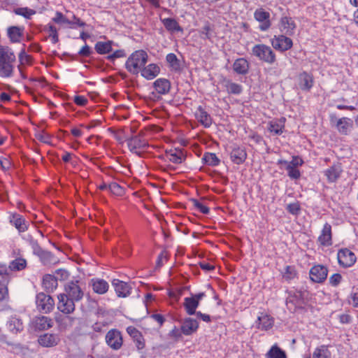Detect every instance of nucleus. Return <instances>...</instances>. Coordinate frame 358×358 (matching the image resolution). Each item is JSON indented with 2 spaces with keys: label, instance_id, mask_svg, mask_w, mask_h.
<instances>
[{
  "label": "nucleus",
  "instance_id": "4be33fe9",
  "mask_svg": "<svg viewBox=\"0 0 358 358\" xmlns=\"http://www.w3.org/2000/svg\"><path fill=\"white\" fill-rule=\"evenodd\" d=\"M230 157L234 164H243L247 158L245 149L237 145L234 146L230 153Z\"/></svg>",
  "mask_w": 358,
  "mask_h": 358
},
{
  "label": "nucleus",
  "instance_id": "b1692460",
  "mask_svg": "<svg viewBox=\"0 0 358 358\" xmlns=\"http://www.w3.org/2000/svg\"><path fill=\"white\" fill-rule=\"evenodd\" d=\"M24 27L10 26L7 29V36L11 43L20 42L24 36Z\"/></svg>",
  "mask_w": 358,
  "mask_h": 358
},
{
  "label": "nucleus",
  "instance_id": "9b49d317",
  "mask_svg": "<svg viewBox=\"0 0 358 358\" xmlns=\"http://www.w3.org/2000/svg\"><path fill=\"white\" fill-rule=\"evenodd\" d=\"M106 342L112 349L119 350L122 345V337L120 331L115 329L109 330L106 335Z\"/></svg>",
  "mask_w": 358,
  "mask_h": 358
},
{
  "label": "nucleus",
  "instance_id": "412c9836",
  "mask_svg": "<svg viewBox=\"0 0 358 358\" xmlns=\"http://www.w3.org/2000/svg\"><path fill=\"white\" fill-rule=\"evenodd\" d=\"M318 241L323 246H331L332 245V232L331 226L329 223H325L318 237Z\"/></svg>",
  "mask_w": 358,
  "mask_h": 358
},
{
  "label": "nucleus",
  "instance_id": "39448f33",
  "mask_svg": "<svg viewBox=\"0 0 358 358\" xmlns=\"http://www.w3.org/2000/svg\"><path fill=\"white\" fill-rule=\"evenodd\" d=\"M285 34L275 35L271 39L272 47L281 52L290 50L293 46L292 40Z\"/></svg>",
  "mask_w": 358,
  "mask_h": 358
},
{
  "label": "nucleus",
  "instance_id": "8fccbe9b",
  "mask_svg": "<svg viewBox=\"0 0 358 358\" xmlns=\"http://www.w3.org/2000/svg\"><path fill=\"white\" fill-rule=\"evenodd\" d=\"M13 12L18 15L23 16L26 19H29L31 15L36 13V11L27 7H21L15 8Z\"/></svg>",
  "mask_w": 358,
  "mask_h": 358
},
{
  "label": "nucleus",
  "instance_id": "423d86ee",
  "mask_svg": "<svg viewBox=\"0 0 358 358\" xmlns=\"http://www.w3.org/2000/svg\"><path fill=\"white\" fill-rule=\"evenodd\" d=\"M36 303L38 310L44 313H50L55 306L54 299L43 292H40L36 295Z\"/></svg>",
  "mask_w": 358,
  "mask_h": 358
},
{
  "label": "nucleus",
  "instance_id": "c9c22d12",
  "mask_svg": "<svg viewBox=\"0 0 358 358\" xmlns=\"http://www.w3.org/2000/svg\"><path fill=\"white\" fill-rule=\"evenodd\" d=\"M127 144L131 151H133L134 149H145L148 147V143L138 136L129 139Z\"/></svg>",
  "mask_w": 358,
  "mask_h": 358
},
{
  "label": "nucleus",
  "instance_id": "4c0bfd02",
  "mask_svg": "<svg viewBox=\"0 0 358 358\" xmlns=\"http://www.w3.org/2000/svg\"><path fill=\"white\" fill-rule=\"evenodd\" d=\"M10 222L14 224L19 232H24L28 229V223L20 214H14Z\"/></svg>",
  "mask_w": 358,
  "mask_h": 358
},
{
  "label": "nucleus",
  "instance_id": "72a5a7b5",
  "mask_svg": "<svg viewBox=\"0 0 358 358\" xmlns=\"http://www.w3.org/2000/svg\"><path fill=\"white\" fill-rule=\"evenodd\" d=\"M42 285L47 292H52L57 287V278L50 274H45L43 278Z\"/></svg>",
  "mask_w": 358,
  "mask_h": 358
},
{
  "label": "nucleus",
  "instance_id": "6e6552de",
  "mask_svg": "<svg viewBox=\"0 0 358 358\" xmlns=\"http://www.w3.org/2000/svg\"><path fill=\"white\" fill-rule=\"evenodd\" d=\"M337 259L340 266L343 268L352 266L357 259L355 253L348 248L340 249L337 254Z\"/></svg>",
  "mask_w": 358,
  "mask_h": 358
},
{
  "label": "nucleus",
  "instance_id": "cd10ccee",
  "mask_svg": "<svg viewBox=\"0 0 358 358\" xmlns=\"http://www.w3.org/2000/svg\"><path fill=\"white\" fill-rule=\"evenodd\" d=\"M160 72L159 67L155 64H150L147 66L145 65L141 69V76L147 80H152Z\"/></svg>",
  "mask_w": 358,
  "mask_h": 358
},
{
  "label": "nucleus",
  "instance_id": "603ef678",
  "mask_svg": "<svg viewBox=\"0 0 358 358\" xmlns=\"http://www.w3.org/2000/svg\"><path fill=\"white\" fill-rule=\"evenodd\" d=\"M285 169L287 171V176L294 180H297L301 177V173L297 168L291 166L290 165L285 166Z\"/></svg>",
  "mask_w": 358,
  "mask_h": 358
},
{
  "label": "nucleus",
  "instance_id": "f3484780",
  "mask_svg": "<svg viewBox=\"0 0 358 358\" xmlns=\"http://www.w3.org/2000/svg\"><path fill=\"white\" fill-rule=\"evenodd\" d=\"M199 322L192 317H186L182 322L181 331L185 336H190L197 331Z\"/></svg>",
  "mask_w": 358,
  "mask_h": 358
},
{
  "label": "nucleus",
  "instance_id": "79ce46f5",
  "mask_svg": "<svg viewBox=\"0 0 358 358\" xmlns=\"http://www.w3.org/2000/svg\"><path fill=\"white\" fill-rule=\"evenodd\" d=\"M312 358H331L329 345H322L316 348L313 353Z\"/></svg>",
  "mask_w": 358,
  "mask_h": 358
},
{
  "label": "nucleus",
  "instance_id": "f8f14e48",
  "mask_svg": "<svg viewBox=\"0 0 358 358\" xmlns=\"http://www.w3.org/2000/svg\"><path fill=\"white\" fill-rule=\"evenodd\" d=\"M278 27L282 34L293 36L295 33L296 24L291 17L282 16L279 21Z\"/></svg>",
  "mask_w": 358,
  "mask_h": 358
},
{
  "label": "nucleus",
  "instance_id": "5701e85b",
  "mask_svg": "<svg viewBox=\"0 0 358 358\" xmlns=\"http://www.w3.org/2000/svg\"><path fill=\"white\" fill-rule=\"evenodd\" d=\"M33 325L36 330L44 331L53 326V321L48 317L38 316L33 320Z\"/></svg>",
  "mask_w": 358,
  "mask_h": 358
},
{
  "label": "nucleus",
  "instance_id": "c85d7f7f",
  "mask_svg": "<svg viewBox=\"0 0 358 358\" xmlns=\"http://www.w3.org/2000/svg\"><path fill=\"white\" fill-rule=\"evenodd\" d=\"M90 285L93 291L99 294H103L108 290V283L100 278H93L91 280Z\"/></svg>",
  "mask_w": 358,
  "mask_h": 358
},
{
  "label": "nucleus",
  "instance_id": "4468645a",
  "mask_svg": "<svg viewBox=\"0 0 358 358\" xmlns=\"http://www.w3.org/2000/svg\"><path fill=\"white\" fill-rule=\"evenodd\" d=\"M314 84V78L312 74L303 71L299 75L298 85L302 91L309 92Z\"/></svg>",
  "mask_w": 358,
  "mask_h": 358
},
{
  "label": "nucleus",
  "instance_id": "338daca9",
  "mask_svg": "<svg viewBox=\"0 0 358 358\" xmlns=\"http://www.w3.org/2000/svg\"><path fill=\"white\" fill-rule=\"evenodd\" d=\"M342 279V276L340 273L333 274L329 279V283L333 287H336L339 285Z\"/></svg>",
  "mask_w": 358,
  "mask_h": 358
},
{
  "label": "nucleus",
  "instance_id": "a18cd8bd",
  "mask_svg": "<svg viewBox=\"0 0 358 358\" xmlns=\"http://www.w3.org/2000/svg\"><path fill=\"white\" fill-rule=\"evenodd\" d=\"M202 160L205 164L212 166H217L220 162V160L216 155L212 152H206Z\"/></svg>",
  "mask_w": 358,
  "mask_h": 358
},
{
  "label": "nucleus",
  "instance_id": "bf43d9fd",
  "mask_svg": "<svg viewBox=\"0 0 358 358\" xmlns=\"http://www.w3.org/2000/svg\"><path fill=\"white\" fill-rule=\"evenodd\" d=\"M127 332L134 339H143L141 333L134 327L130 326L127 328Z\"/></svg>",
  "mask_w": 358,
  "mask_h": 358
},
{
  "label": "nucleus",
  "instance_id": "ea45409f",
  "mask_svg": "<svg viewBox=\"0 0 358 358\" xmlns=\"http://www.w3.org/2000/svg\"><path fill=\"white\" fill-rule=\"evenodd\" d=\"M166 61L171 70L176 72L181 71L180 61L174 53H169L166 57Z\"/></svg>",
  "mask_w": 358,
  "mask_h": 358
},
{
  "label": "nucleus",
  "instance_id": "393cba45",
  "mask_svg": "<svg viewBox=\"0 0 358 358\" xmlns=\"http://www.w3.org/2000/svg\"><path fill=\"white\" fill-rule=\"evenodd\" d=\"M117 45L113 41H97L94 45L95 51L99 55H106L113 52V46Z\"/></svg>",
  "mask_w": 358,
  "mask_h": 358
},
{
  "label": "nucleus",
  "instance_id": "2eb2a0df",
  "mask_svg": "<svg viewBox=\"0 0 358 358\" xmlns=\"http://www.w3.org/2000/svg\"><path fill=\"white\" fill-rule=\"evenodd\" d=\"M112 285L114 287L115 293L118 297L125 298L131 294V286L124 281L114 279L112 281Z\"/></svg>",
  "mask_w": 358,
  "mask_h": 358
},
{
  "label": "nucleus",
  "instance_id": "2f4dec72",
  "mask_svg": "<svg viewBox=\"0 0 358 358\" xmlns=\"http://www.w3.org/2000/svg\"><path fill=\"white\" fill-rule=\"evenodd\" d=\"M165 157L168 160L175 164H181L185 159V156L180 149L166 151Z\"/></svg>",
  "mask_w": 358,
  "mask_h": 358
},
{
  "label": "nucleus",
  "instance_id": "3c124183",
  "mask_svg": "<svg viewBox=\"0 0 358 358\" xmlns=\"http://www.w3.org/2000/svg\"><path fill=\"white\" fill-rule=\"evenodd\" d=\"M125 50L123 49L117 50L113 53L109 54L106 56V59L110 62H114L116 59L122 58L126 57Z\"/></svg>",
  "mask_w": 358,
  "mask_h": 358
},
{
  "label": "nucleus",
  "instance_id": "a19ab883",
  "mask_svg": "<svg viewBox=\"0 0 358 358\" xmlns=\"http://www.w3.org/2000/svg\"><path fill=\"white\" fill-rule=\"evenodd\" d=\"M266 358H287L285 351L281 349L277 344L271 346L266 354Z\"/></svg>",
  "mask_w": 358,
  "mask_h": 358
},
{
  "label": "nucleus",
  "instance_id": "dca6fc26",
  "mask_svg": "<svg viewBox=\"0 0 358 358\" xmlns=\"http://www.w3.org/2000/svg\"><path fill=\"white\" fill-rule=\"evenodd\" d=\"M196 119L205 128H209L213 122L210 114L201 106H199L194 113Z\"/></svg>",
  "mask_w": 358,
  "mask_h": 358
},
{
  "label": "nucleus",
  "instance_id": "a878e982",
  "mask_svg": "<svg viewBox=\"0 0 358 358\" xmlns=\"http://www.w3.org/2000/svg\"><path fill=\"white\" fill-rule=\"evenodd\" d=\"M153 87L159 94H167L171 90V82L166 78H157L153 83Z\"/></svg>",
  "mask_w": 358,
  "mask_h": 358
},
{
  "label": "nucleus",
  "instance_id": "5fc2aeb1",
  "mask_svg": "<svg viewBox=\"0 0 358 358\" xmlns=\"http://www.w3.org/2000/svg\"><path fill=\"white\" fill-rule=\"evenodd\" d=\"M70 22L71 23L69 24V25H70V27L72 29H76V27H84L87 25L85 22L82 21L74 14H72V20H70Z\"/></svg>",
  "mask_w": 358,
  "mask_h": 358
},
{
  "label": "nucleus",
  "instance_id": "e433bc0d",
  "mask_svg": "<svg viewBox=\"0 0 358 358\" xmlns=\"http://www.w3.org/2000/svg\"><path fill=\"white\" fill-rule=\"evenodd\" d=\"M183 306L186 313L189 315H192L198 312L196 310L199 306V303L192 296H190L185 298Z\"/></svg>",
  "mask_w": 358,
  "mask_h": 358
},
{
  "label": "nucleus",
  "instance_id": "f257e3e1",
  "mask_svg": "<svg viewBox=\"0 0 358 358\" xmlns=\"http://www.w3.org/2000/svg\"><path fill=\"white\" fill-rule=\"evenodd\" d=\"M148 55L143 50L134 52L125 62L126 69L133 75H138L148 62Z\"/></svg>",
  "mask_w": 358,
  "mask_h": 358
},
{
  "label": "nucleus",
  "instance_id": "bb28decb",
  "mask_svg": "<svg viewBox=\"0 0 358 358\" xmlns=\"http://www.w3.org/2000/svg\"><path fill=\"white\" fill-rule=\"evenodd\" d=\"M336 126L340 134L348 135L353 127V121L348 117H341L338 120Z\"/></svg>",
  "mask_w": 358,
  "mask_h": 358
},
{
  "label": "nucleus",
  "instance_id": "ddd939ff",
  "mask_svg": "<svg viewBox=\"0 0 358 358\" xmlns=\"http://www.w3.org/2000/svg\"><path fill=\"white\" fill-rule=\"evenodd\" d=\"M59 302L57 303V308L59 311L65 314H70L75 310V303L65 294H62L58 296Z\"/></svg>",
  "mask_w": 358,
  "mask_h": 358
},
{
  "label": "nucleus",
  "instance_id": "0eeeda50",
  "mask_svg": "<svg viewBox=\"0 0 358 358\" xmlns=\"http://www.w3.org/2000/svg\"><path fill=\"white\" fill-rule=\"evenodd\" d=\"M66 296L76 302L80 301L84 296V292L79 285V281H71L65 286Z\"/></svg>",
  "mask_w": 358,
  "mask_h": 358
},
{
  "label": "nucleus",
  "instance_id": "c03bdc74",
  "mask_svg": "<svg viewBox=\"0 0 358 358\" xmlns=\"http://www.w3.org/2000/svg\"><path fill=\"white\" fill-rule=\"evenodd\" d=\"M303 160L299 156H293L291 162H287L285 159H279L277 162V164L288 166L290 165L292 167L297 168L298 166H302L303 164Z\"/></svg>",
  "mask_w": 358,
  "mask_h": 358
},
{
  "label": "nucleus",
  "instance_id": "680f3d73",
  "mask_svg": "<svg viewBox=\"0 0 358 358\" xmlns=\"http://www.w3.org/2000/svg\"><path fill=\"white\" fill-rule=\"evenodd\" d=\"M7 284L8 280H3L2 282L0 281V301L5 299L6 296L8 295Z\"/></svg>",
  "mask_w": 358,
  "mask_h": 358
},
{
  "label": "nucleus",
  "instance_id": "37998d69",
  "mask_svg": "<svg viewBox=\"0 0 358 358\" xmlns=\"http://www.w3.org/2000/svg\"><path fill=\"white\" fill-rule=\"evenodd\" d=\"M14 65L11 63L0 61V77L10 78L13 76Z\"/></svg>",
  "mask_w": 358,
  "mask_h": 358
},
{
  "label": "nucleus",
  "instance_id": "69168bd1",
  "mask_svg": "<svg viewBox=\"0 0 358 358\" xmlns=\"http://www.w3.org/2000/svg\"><path fill=\"white\" fill-rule=\"evenodd\" d=\"M19 61L20 62V64H29L31 60V57L29 55H28L24 50V48L22 49L20 51L19 55H18Z\"/></svg>",
  "mask_w": 358,
  "mask_h": 358
},
{
  "label": "nucleus",
  "instance_id": "09e8293b",
  "mask_svg": "<svg viewBox=\"0 0 358 358\" xmlns=\"http://www.w3.org/2000/svg\"><path fill=\"white\" fill-rule=\"evenodd\" d=\"M282 273L283 278L287 282H290L297 275L296 270L292 266H286Z\"/></svg>",
  "mask_w": 358,
  "mask_h": 358
},
{
  "label": "nucleus",
  "instance_id": "c756f323",
  "mask_svg": "<svg viewBox=\"0 0 358 358\" xmlns=\"http://www.w3.org/2000/svg\"><path fill=\"white\" fill-rule=\"evenodd\" d=\"M285 120V117H281L269 122L268 130L275 135H281L283 132Z\"/></svg>",
  "mask_w": 358,
  "mask_h": 358
},
{
  "label": "nucleus",
  "instance_id": "e2e57ef3",
  "mask_svg": "<svg viewBox=\"0 0 358 358\" xmlns=\"http://www.w3.org/2000/svg\"><path fill=\"white\" fill-rule=\"evenodd\" d=\"M108 189L113 194H117V195H121L122 192H123L122 187L119 184H117V182H111L110 184H109L108 185Z\"/></svg>",
  "mask_w": 358,
  "mask_h": 358
},
{
  "label": "nucleus",
  "instance_id": "f704fd0d",
  "mask_svg": "<svg viewBox=\"0 0 358 358\" xmlns=\"http://www.w3.org/2000/svg\"><path fill=\"white\" fill-rule=\"evenodd\" d=\"M0 61L11 64L15 62V55L8 46L0 45Z\"/></svg>",
  "mask_w": 358,
  "mask_h": 358
},
{
  "label": "nucleus",
  "instance_id": "7ed1b4c3",
  "mask_svg": "<svg viewBox=\"0 0 358 358\" xmlns=\"http://www.w3.org/2000/svg\"><path fill=\"white\" fill-rule=\"evenodd\" d=\"M29 244L33 250L34 255L38 257L41 263L45 265H50L57 262V258L50 251L43 250L38 244L36 240L31 238Z\"/></svg>",
  "mask_w": 358,
  "mask_h": 358
},
{
  "label": "nucleus",
  "instance_id": "13d9d810",
  "mask_svg": "<svg viewBox=\"0 0 358 358\" xmlns=\"http://www.w3.org/2000/svg\"><path fill=\"white\" fill-rule=\"evenodd\" d=\"M192 201L194 204V206L198 209L201 213L208 215L210 213V209L208 207L203 205L202 203H201L197 199H192Z\"/></svg>",
  "mask_w": 358,
  "mask_h": 358
},
{
  "label": "nucleus",
  "instance_id": "20e7f679",
  "mask_svg": "<svg viewBox=\"0 0 358 358\" xmlns=\"http://www.w3.org/2000/svg\"><path fill=\"white\" fill-rule=\"evenodd\" d=\"M286 299V305L288 309L303 308L306 302L305 300L306 292L301 290L289 291Z\"/></svg>",
  "mask_w": 358,
  "mask_h": 358
},
{
  "label": "nucleus",
  "instance_id": "864d4df0",
  "mask_svg": "<svg viewBox=\"0 0 358 358\" xmlns=\"http://www.w3.org/2000/svg\"><path fill=\"white\" fill-rule=\"evenodd\" d=\"M52 20L57 24H70V20L66 18L61 12L57 11L55 13V16L52 19Z\"/></svg>",
  "mask_w": 358,
  "mask_h": 358
},
{
  "label": "nucleus",
  "instance_id": "6e6d98bb",
  "mask_svg": "<svg viewBox=\"0 0 358 358\" xmlns=\"http://www.w3.org/2000/svg\"><path fill=\"white\" fill-rule=\"evenodd\" d=\"M211 31L212 29L210 27V25L208 22H207L200 31L201 38L210 39L212 37Z\"/></svg>",
  "mask_w": 358,
  "mask_h": 358
},
{
  "label": "nucleus",
  "instance_id": "473e14b6",
  "mask_svg": "<svg viewBox=\"0 0 358 358\" xmlns=\"http://www.w3.org/2000/svg\"><path fill=\"white\" fill-rule=\"evenodd\" d=\"M6 325L8 330L15 334L21 332L24 329V325L21 319L15 316L10 317L9 320L7 322Z\"/></svg>",
  "mask_w": 358,
  "mask_h": 358
},
{
  "label": "nucleus",
  "instance_id": "6ab92c4d",
  "mask_svg": "<svg viewBox=\"0 0 358 358\" xmlns=\"http://www.w3.org/2000/svg\"><path fill=\"white\" fill-rule=\"evenodd\" d=\"M60 341L59 336L55 334H44L38 337V343L45 348L56 346Z\"/></svg>",
  "mask_w": 358,
  "mask_h": 358
},
{
  "label": "nucleus",
  "instance_id": "1a4fd4ad",
  "mask_svg": "<svg viewBox=\"0 0 358 358\" xmlns=\"http://www.w3.org/2000/svg\"><path fill=\"white\" fill-rule=\"evenodd\" d=\"M271 15L263 8H259L254 13V18L260 23L259 29L262 31H267L271 26Z\"/></svg>",
  "mask_w": 358,
  "mask_h": 358
},
{
  "label": "nucleus",
  "instance_id": "9d476101",
  "mask_svg": "<svg viewBox=\"0 0 358 358\" xmlns=\"http://www.w3.org/2000/svg\"><path fill=\"white\" fill-rule=\"evenodd\" d=\"M328 269L326 266L317 264L313 266L309 271L310 279L313 282L322 283L327 278Z\"/></svg>",
  "mask_w": 358,
  "mask_h": 358
},
{
  "label": "nucleus",
  "instance_id": "774afa93",
  "mask_svg": "<svg viewBox=\"0 0 358 358\" xmlns=\"http://www.w3.org/2000/svg\"><path fill=\"white\" fill-rule=\"evenodd\" d=\"M92 53V50L87 44H85L78 52L79 55L85 57H90Z\"/></svg>",
  "mask_w": 358,
  "mask_h": 358
},
{
  "label": "nucleus",
  "instance_id": "f03ea898",
  "mask_svg": "<svg viewBox=\"0 0 358 358\" xmlns=\"http://www.w3.org/2000/svg\"><path fill=\"white\" fill-rule=\"evenodd\" d=\"M252 55L268 64H273L276 61L275 52L265 44L255 45L252 48Z\"/></svg>",
  "mask_w": 358,
  "mask_h": 358
},
{
  "label": "nucleus",
  "instance_id": "aec40b11",
  "mask_svg": "<svg viewBox=\"0 0 358 358\" xmlns=\"http://www.w3.org/2000/svg\"><path fill=\"white\" fill-rule=\"evenodd\" d=\"M232 68L236 73L245 76L249 73L250 63L245 58L240 57L234 61Z\"/></svg>",
  "mask_w": 358,
  "mask_h": 358
},
{
  "label": "nucleus",
  "instance_id": "0e129e2a",
  "mask_svg": "<svg viewBox=\"0 0 358 358\" xmlns=\"http://www.w3.org/2000/svg\"><path fill=\"white\" fill-rule=\"evenodd\" d=\"M168 253L166 250H162L159 255L156 262V268H159L163 265L164 260H168Z\"/></svg>",
  "mask_w": 358,
  "mask_h": 358
},
{
  "label": "nucleus",
  "instance_id": "de8ad7c7",
  "mask_svg": "<svg viewBox=\"0 0 358 358\" xmlns=\"http://www.w3.org/2000/svg\"><path fill=\"white\" fill-rule=\"evenodd\" d=\"M226 87L228 93L238 95L243 92V87L230 80L227 81Z\"/></svg>",
  "mask_w": 358,
  "mask_h": 358
},
{
  "label": "nucleus",
  "instance_id": "a211bd4d",
  "mask_svg": "<svg viewBox=\"0 0 358 358\" xmlns=\"http://www.w3.org/2000/svg\"><path fill=\"white\" fill-rule=\"evenodd\" d=\"M255 324L257 329L262 331H267L273 326L274 319L266 313H261L258 315Z\"/></svg>",
  "mask_w": 358,
  "mask_h": 358
},
{
  "label": "nucleus",
  "instance_id": "49530a36",
  "mask_svg": "<svg viewBox=\"0 0 358 358\" xmlns=\"http://www.w3.org/2000/svg\"><path fill=\"white\" fill-rule=\"evenodd\" d=\"M27 266V262L24 259L17 258L13 260L9 265L10 271H21Z\"/></svg>",
  "mask_w": 358,
  "mask_h": 358
},
{
  "label": "nucleus",
  "instance_id": "052dcab7",
  "mask_svg": "<svg viewBox=\"0 0 358 358\" xmlns=\"http://www.w3.org/2000/svg\"><path fill=\"white\" fill-rule=\"evenodd\" d=\"M56 275L55 278H57V280H66L69 276V273L66 269L59 268L56 270L55 271Z\"/></svg>",
  "mask_w": 358,
  "mask_h": 358
},
{
  "label": "nucleus",
  "instance_id": "7c9ffc66",
  "mask_svg": "<svg viewBox=\"0 0 358 358\" xmlns=\"http://www.w3.org/2000/svg\"><path fill=\"white\" fill-rule=\"evenodd\" d=\"M342 168L340 164H334L325 171V176L329 182H334L340 177Z\"/></svg>",
  "mask_w": 358,
  "mask_h": 358
},
{
  "label": "nucleus",
  "instance_id": "58836bf2",
  "mask_svg": "<svg viewBox=\"0 0 358 358\" xmlns=\"http://www.w3.org/2000/svg\"><path fill=\"white\" fill-rule=\"evenodd\" d=\"M161 21L165 28L171 32H175V31H182V29L179 25L178 22L174 19L171 17H167L161 19Z\"/></svg>",
  "mask_w": 358,
  "mask_h": 358
},
{
  "label": "nucleus",
  "instance_id": "4d7b16f0",
  "mask_svg": "<svg viewBox=\"0 0 358 358\" xmlns=\"http://www.w3.org/2000/svg\"><path fill=\"white\" fill-rule=\"evenodd\" d=\"M286 210L292 215H298L300 213L301 207L298 202H295L288 204Z\"/></svg>",
  "mask_w": 358,
  "mask_h": 358
}]
</instances>
